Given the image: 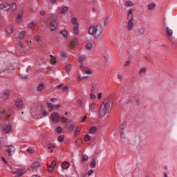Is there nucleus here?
<instances>
[{
  "label": "nucleus",
  "mask_w": 177,
  "mask_h": 177,
  "mask_svg": "<svg viewBox=\"0 0 177 177\" xmlns=\"http://www.w3.org/2000/svg\"><path fill=\"white\" fill-rule=\"evenodd\" d=\"M102 32H103V26L100 24H98L96 26H91L88 30V34L90 35H95L96 39L102 35Z\"/></svg>",
  "instance_id": "obj_1"
},
{
  "label": "nucleus",
  "mask_w": 177,
  "mask_h": 177,
  "mask_svg": "<svg viewBox=\"0 0 177 177\" xmlns=\"http://www.w3.org/2000/svg\"><path fill=\"white\" fill-rule=\"evenodd\" d=\"M109 99L106 98L104 100L103 103L101 104L100 111H99V115L100 117H104L107 113V105L109 104Z\"/></svg>",
  "instance_id": "obj_2"
},
{
  "label": "nucleus",
  "mask_w": 177,
  "mask_h": 177,
  "mask_svg": "<svg viewBox=\"0 0 177 177\" xmlns=\"http://www.w3.org/2000/svg\"><path fill=\"white\" fill-rule=\"evenodd\" d=\"M50 118L51 120L53 121V122H59V120H60V115H59V113L54 112L53 113H51L50 115Z\"/></svg>",
  "instance_id": "obj_3"
},
{
  "label": "nucleus",
  "mask_w": 177,
  "mask_h": 177,
  "mask_svg": "<svg viewBox=\"0 0 177 177\" xmlns=\"http://www.w3.org/2000/svg\"><path fill=\"white\" fill-rule=\"evenodd\" d=\"M50 28L51 31H55L57 29V20L53 19L50 21Z\"/></svg>",
  "instance_id": "obj_4"
},
{
  "label": "nucleus",
  "mask_w": 177,
  "mask_h": 177,
  "mask_svg": "<svg viewBox=\"0 0 177 177\" xmlns=\"http://www.w3.org/2000/svg\"><path fill=\"white\" fill-rule=\"evenodd\" d=\"M6 151H7L8 156H13V154H15V151H16V149L15 148V146L9 145L7 147Z\"/></svg>",
  "instance_id": "obj_5"
},
{
  "label": "nucleus",
  "mask_w": 177,
  "mask_h": 177,
  "mask_svg": "<svg viewBox=\"0 0 177 177\" xmlns=\"http://www.w3.org/2000/svg\"><path fill=\"white\" fill-rule=\"evenodd\" d=\"M165 27L166 37H167L168 38H170V37H172L174 34V30L169 28V27L167 26L166 24H165Z\"/></svg>",
  "instance_id": "obj_6"
},
{
  "label": "nucleus",
  "mask_w": 177,
  "mask_h": 177,
  "mask_svg": "<svg viewBox=\"0 0 177 177\" xmlns=\"http://www.w3.org/2000/svg\"><path fill=\"white\" fill-rule=\"evenodd\" d=\"M0 9L1 10H3L4 12H6L10 9V5L6 3H2L0 4Z\"/></svg>",
  "instance_id": "obj_7"
},
{
  "label": "nucleus",
  "mask_w": 177,
  "mask_h": 177,
  "mask_svg": "<svg viewBox=\"0 0 177 177\" xmlns=\"http://www.w3.org/2000/svg\"><path fill=\"white\" fill-rule=\"evenodd\" d=\"M3 132H6V133H9L10 131H12V127L10 126V123H6L3 127Z\"/></svg>",
  "instance_id": "obj_8"
},
{
  "label": "nucleus",
  "mask_w": 177,
  "mask_h": 177,
  "mask_svg": "<svg viewBox=\"0 0 177 177\" xmlns=\"http://www.w3.org/2000/svg\"><path fill=\"white\" fill-rule=\"evenodd\" d=\"M9 95H10V91H9V90H5L2 93L1 97V99L6 100V99H8L9 97Z\"/></svg>",
  "instance_id": "obj_9"
},
{
  "label": "nucleus",
  "mask_w": 177,
  "mask_h": 177,
  "mask_svg": "<svg viewBox=\"0 0 177 177\" xmlns=\"http://www.w3.org/2000/svg\"><path fill=\"white\" fill-rule=\"evenodd\" d=\"M0 117L1 118H6V120H8V118H9V115L8 114V113H6V111H5V109H1Z\"/></svg>",
  "instance_id": "obj_10"
},
{
  "label": "nucleus",
  "mask_w": 177,
  "mask_h": 177,
  "mask_svg": "<svg viewBox=\"0 0 177 177\" xmlns=\"http://www.w3.org/2000/svg\"><path fill=\"white\" fill-rule=\"evenodd\" d=\"M15 106L18 107V109H21V107H23V100H21V98L16 100Z\"/></svg>",
  "instance_id": "obj_11"
},
{
  "label": "nucleus",
  "mask_w": 177,
  "mask_h": 177,
  "mask_svg": "<svg viewBox=\"0 0 177 177\" xmlns=\"http://www.w3.org/2000/svg\"><path fill=\"white\" fill-rule=\"evenodd\" d=\"M132 20H133V18H131L129 19L127 26V30H129V31H131L133 28V22H132Z\"/></svg>",
  "instance_id": "obj_12"
},
{
  "label": "nucleus",
  "mask_w": 177,
  "mask_h": 177,
  "mask_svg": "<svg viewBox=\"0 0 177 177\" xmlns=\"http://www.w3.org/2000/svg\"><path fill=\"white\" fill-rule=\"evenodd\" d=\"M78 27H80V24H76L73 26V31H74V32H75V34L76 35H78V34H80V30H78Z\"/></svg>",
  "instance_id": "obj_13"
},
{
  "label": "nucleus",
  "mask_w": 177,
  "mask_h": 177,
  "mask_svg": "<svg viewBox=\"0 0 177 177\" xmlns=\"http://www.w3.org/2000/svg\"><path fill=\"white\" fill-rule=\"evenodd\" d=\"M41 167V164L39 162H35L33 164H32L31 167L32 169H37V168H39Z\"/></svg>",
  "instance_id": "obj_14"
},
{
  "label": "nucleus",
  "mask_w": 177,
  "mask_h": 177,
  "mask_svg": "<svg viewBox=\"0 0 177 177\" xmlns=\"http://www.w3.org/2000/svg\"><path fill=\"white\" fill-rule=\"evenodd\" d=\"M70 167V163L68 162H62V167L63 169H68Z\"/></svg>",
  "instance_id": "obj_15"
},
{
  "label": "nucleus",
  "mask_w": 177,
  "mask_h": 177,
  "mask_svg": "<svg viewBox=\"0 0 177 177\" xmlns=\"http://www.w3.org/2000/svg\"><path fill=\"white\" fill-rule=\"evenodd\" d=\"M13 71V67L9 66L8 68H6L5 71H0V74H2V73H12Z\"/></svg>",
  "instance_id": "obj_16"
},
{
  "label": "nucleus",
  "mask_w": 177,
  "mask_h": 177,
  "mask_svg": "<svg viewBox=\"0 0 177 177\" xmlns=\"http://www.w3.org/2000/svg\"><path fill=\"white\" fill-rule=\"evenodd\" d=\"M59 33L61 35H63V37H64V38H67V37L68 35V32H67V30H61L59 32Z\"/></svg>",
  "instance_id": "obj_17"
},
{
  "label": "nucleus",
  "mask_w": 177,
  "mask_h": 177,
  "mask_svg": "<svg viewBox=\"0 0 177 177\" xmlns=\"http://www.w3.org/2000/svg\"><path fill=\"white\" fill-rule=\"evenodd\" d=\"M91 168H96V159L93 158L90 164Z\"/></svg>",
  "instance_id": "obj_18"
},
{
  "label": "nucleus",
  "mask_w": 177,
  "mask_h": 177,
  "mask_svg": "<svg viewBox=\"0 0 177 177\" xmlns=\"http://www.w3.org/2000/svg\"><path fill=\"white\" fill-rule=\"evenodd\" d=\"M47 149L48 150H50L51 149H56V145H55V144L53 143H48L47 145Z\"/></svg>",
  "instance_id": "obj_19"
},
{
  "label": "nucleus",
  "mask_w": 177,
  "mask_h": 177,
  "mask_svg": "<svg viewBox=\"0 0 177 177\" xmlns=\"http://www.w3.org/2000/svg\"><path fill=\"white\" fill-rule=\"evenodd\" d=\"M37 21L35 22H30L28 24V28H34V27H37Z\"/></svg>",
  "instance_id": "obj_20"
},
{
  "label": "nucleus",
  "mask_w": 177,
  "mask_h": 177,
  "mask_svg": "<svg viewBox=\"0 0 177 177\" xmlns=\"http://www.w3.org/2000/svg\"><path fill=\"white\" fill-rule=\"evenodd\" d=\"M156 8V3H152L151 4H149L147 6L148 10H153Z\"/></svg>",
  "instance_id": "obj_21"
},
{
  "label": "nucleus",
  "mask_w": 177,
  "mask_h": 177,
  "mask_svg": "<svg viewBox=\"0 0 177 177\" xmlns=\"http://www.w3.org/2000/svg\"><path fill=\"white\" fill-rule=\"evenodd\" d=\"M23 15V11L21 13H19L17 17V23H20L21 21V16Z\"/></svg>",
  "instance_id": "obj_22"
},
{
  "label": "nucleus",
  "mask_w": 177,
  "mask_h": 177,
  "mask_svg": "<svg viewBox=\"0 0 177 177\" xmlns=\"http://www.w3.org/2000/svg\"><path fill=\"white\" fill-rule=\"evenodd\" d=\"M47 104H48L47 107L48 109V111H52V110H53V109H54V104L50 102H48Z\"/></svg>",
  "instance_id": "obj_23"
},
{
  "label": "nucleus",
  "mask_w": 177,
  "mask_h": 177,
  "mask_svg": "<svg viewBox=\"0 0 177 177\" xmlns=\"http://www.w3.org/2000/svg\"><path fill=\"white\" fill-rule=\"evenodd\" d=\"M127 8H131V6H133V3L131 1H126L124 3Z\"/></svg>",
  "instance_id": "obj_24"
},
{
  "label": "nucleus",
  "mask_w": 177,
  "mask_h": 177,
  "mask_svg": "<svg viewBox=\"0 0 177 177\" xmlns=\"http://www.w3.org/2000/svg\"><path fill=\"white\" fill-rule=\"evenodd\" d=\"M61 13L64 15V13H67L68 12V8L67 7H63L60 9Z\"/></svg>",
  "instance_id": "obj_25"
},
{
  "label": "nucleus",
  "mask_w": 177,
  "mask_h": 177,
  "mask_svg": "<svg viewBox=\"0 0 177 177\" xmlns=\"http://www.w3.org/2000/svg\"><path fill=\"white\" fill-rule=\"evenodd\" d=\"M26 37V31H22L19 35V39H23Z\"/></svg>",
  "instance_id": "obj_26"
},
{
  "label": "nucleus",
  "mask_w": 177,
  "mask_h": 177,
  "mask_svg": "<svg viewBox=\"0 0 177 177\" xmlns=\"http://www.w3.org/2000/svg\"><path fill=\"white\" fill-rule=\"evenodd\" d=\"M6 31L8 34H12L13 32V27L12 26L8 27Z\"/></svg>",
  "instance_id": "obj_27"
},
{
  "label": "nucleus",
  "mask_w": 177,
  "mask_h": 177,
  "mask_svg": "<svg viewBox=\"0 0 177 177\" xmlns=\"http://www.w3.org/2000/svg\"><path fill=\"white\" fill-rule=\"evenodd\" d=\"M86 59V56H85V55H80L79 57V62H80V63H82L83 62H85Z\"/></svg>",
  "instance_id": "obj_28"
},
{
  "label": "nucleus",
  "mask_w": 177,
  "mask_h": 177,
  "mask_svg": "<svg viewBox=\"0 0 177 177\" xmlns=\"http://www.w3.org/2000/svg\"><path fill=\"white\" fill-rule=\"evenodd\" d=\"M124 127H125V122H124L123 124L120 127V132L122 133V135L124 133Z\"/></svg>",
  "instance_id": "obj_29"
},
{
  "label": "nucleus",
  "mask_w": 177,
  "mask_h": 177,
  "mask_svg": "<svg viewBox=\"0 0 177 177\" xmlns=\"http://www.w3.org/2000/svg\"><path fill=\"white\" fill-rule=\"evenodd\" d=\"M86 50H91L92 49V44L91 43H87L85 46Z\"/></svg>",
  "instance_id": "obj_30"
},
{
  "label": "nucleus",
  "mask_w": 177,
  "mask_h": 177,
  "mask_svg": "<svg viewBox=\"0 0 177 177\" xmlns=\"http://www.w3.org/2000/svg\"><path fill=\"white\" fill-rule=\"evenodd\" d=\"M139 33H140V35H145V34L146 33V29L145 28H140L139 30Z\"/></svg>",
  "instance_id": "obj_31"
},
{
  "label": "nucleus",
  "mask_w": 177,
  "mask_h": 177,
  "mask_svg": "<svg viewBox=\"0 0 177 177\" xmlns=\"http://www.w3.org/2000/svg\"><path fill=\"white\" fill-rule=\"evenodd\" d=\"M89 111H95V104L91 103L89 105Z\"/></svg>",
  "instance_id": "obj_32"
},
{
  "label": "nucleus",
  "mask_w": 177,
  "mask_h": 177,
  "mask_svg": "<svg viewBox=\"0 0 177 177\" xmlns=\"http://www.w3.org/2000/svg\"><path fill=\"white\" fill-rule=\"evenodd\" d=\"M96 127H92L91 128H90V133H91L92 135H93V133H95V132H96Z\"/></svg>",
  "instance_id": "obj_33"
},
{
  "label": "nucleus",
  "mask_w": 177,
  "mask_h": 177,
  "mask_svg": "<svg viewBox=\"0 0 177 177\" xmlns=\"http://www.w3.org/2000/svg\"><path fill=\"white\" fill-rule=\"evenodd\" d=\"M44 83H40L39 85H38V87H37V91H42V89H44Z\"/></svg>",
  "instance_id": "obj_34"
},
{
  "label": "nucleus",
  "mask_w": 177,
  "mask_h": 177,
  "mask_svg": "<svg viewBox=\"0 0 177 177\" xmlns=\"http://www.w3.org/2000/svg\"><path fill=\"white\" fill-rule=\"evenodd\" d=\"M72 122H69V130L70 131H74V128L75 126H74V124L71 123Z\"/></svg>",
  "instance_id": "obj_35"
},
{
  "label": "nucleus",
  "mask_w": 177,
  "mask_h": 177,
  "mask_svg": "<svg viewBox=\"0 0 177 177\" xmlns=\"http://www.w3.org/2000/svg\"><path fill=\"white\" fill-rule=\"evenodd\" d=\"M56 131L57 132V133H62V132H63V128H62V127H58L56 129Z\"/></svg>",
  "instance_id": "obj_36"
},
{
  "label": "nucleus",
  "mask_w": 177,
  "mask_h": 177,
  "mask_svg": "<svg viewBox=\"0 0 177 177\" xmlns=\"http://www.w3.org/2000/svg\"><path fill=\"white\" fill-rule=\"evenodd\" d=\"M84 140L85 142H89L91 140V137L89 135L86 134L84 136Z\"/></svg>",
  "instance_id": "obj_37"
},
{
  "label": "nucleus",
  "mask_w": 177,
  "mask_h": 177,
  "mask_svg": "<svg viewBox=\"0 0 177 177\" xmlns=\"http://www.w3.org/2000/svg\"><path fill=\"white\" fill-rule=\"evenodd\" d=\"M70 70H71V65L68 64L65 67V71H66V73H68Z\"/></svg>",
  "instance_id": "obj_38"
},
{
  "label": "nucleus",
  "mask_w": 177,
  "mask_h": 177,
  "mask_svg": "<svg viewBox=\"0 0 177 177\" xmlns=\"http://www.w3.org/2000/svg\"><path fill=\"white\" fill-rule=\"evenodd\" d=\"M68 121V119L64 118V116L61 117V122H62L67 123Z\"/></svg>",
  "instance_id": "obj_39"
},
{
  "label": "nucleus",
  "mask_w": 177,
  "mask_h": 177,
  "mask_svg": "<svg viewBox=\"0 0 177 177\" xmlns=\"http://www.w3.org/2000/svg\"><path fill=\"white\" fill-rule=\"evenodd\" d=\"M88 157L86 155H83L82 157V162H83V161H86V160H88Z\"/></svg>",
  "instance_id": "obj_40"
},
{
  "label": "nucleus",
  "mask_w": 177,
  "mask_h": 177,
  "mask_svg": "<svg viewBox=\"0 0 177 177\" xmlns=\"http://www.w3.org/2000/svg\"><path fill=\"white\" fill-rule=\"evenodd\" d=\"M109 20H110V18H109V17H106L105 19L104 22V26H107V24H109Z\"/></svg>",
  "instance_id": "obj_41"
},
{
  "label": "nucleus",
  "mask_w": 177,
  "mask_h": 177,
  "mask_svg": "<svg viewBox=\"0 0 177 177\" xmlns=\"http://www.w3.org/2000/svg\"><path fill=\"white\" fill-rule=\"evenodd\" d=\"M58 140L59 142H63V140H64V136L61 135L58 137Z\"/></svg>",
  "instance_id": "obj_42"
},
{
  "label": "nucleus",
  "mask_w": 177,
  "mask_h": 177,
  "mask_svg": "<svg viewBox=\"0 0 177 177\" xmlns=\"http://www.w3.org/2000/svg\"><path fill=\"white\" fill-rule=\"evenodd\" d=\"M10 8L13 10H16V9H17V5H16V3H12V6H10Z\"/></svg>",
  "instance_id": "obj_43"
},
{
  "label": "nucleus",
  "mask_w": 177,
  "mask_h": 177,
  "mask_svg": "<svg viewBox=\"0 0 177 177\" xmlns=\"http://www.w3.org/2000/svg\"><path fill=\"white\" fill-rule=\"evenodd\" d=\"M48 167H52L53 168L55 169V167H56V161L53 160Z\"/></svg>",
  "instance_id": "obj_44"
},
{
  "label": "nucleus",
  "mask_w": 177,
  "mask_h": 177,
  "mask_svg": "<svg viewBox=\"0 0 177 177\" xmlns=\"http://www.w3.org/2000/svg\"><path fill=\"white\" fill-rule=\"evenodd\" d=\"M84 73H85V74H92V71H90L89 68H86L84 69Z\"/></svg>",
  "instance_id": "obj_45"
},
{
  "label": "nucleus",
  "mask_w": 177,
  "mask_h": 177,
  "mask_svg": "<svg viewBox=\"0 0 177 177\" xmlns=\"http://www.w3.org/2000/svg\"><path fill=\"white\" fill-rule=\"evenodd\" d=\"M128 17L129 19H133V15H132V10L129 11V12H128Z\"/></svg>",
  "instance_id": "obj_46"
},
{
  "label": "nucleus",
  "mask_w": 177,
  "mask_h": 177,
  "mask_svg": "<svg viewBox=\"0 0 177 177\" xmlns=\"http://www.w3.org/2000/svg\"><path fill=\"white\" fill-rule=\"evenodd\" d=\"M107 107L108 110H111V107H113V102H108Z\"/></svg>",
  "instance_id": "obj_47"
},
{
  "label": "nucleus",
  "mask_w": 177,
  "mask_h": 177,
  "mask_svg": "<svg viewBox=\"0 0 177 177\" xmlns=\"http://www.w3.org/2000/svg\"><path fill=\"white\" fill-rule=\"evenodd\" d=\"M11 169H12L11 171L12 174H17L19 172V169H16L15 168H12Z\"/></svg>",
  "instance_id": "obj_48"
},
{
  "label": "nucleus",
  "mask_w": 177,
  "mask_h": 177,
  "mask_svg": "<svg viewBox=\"0 0 177 177\" xmlns=\"http://www.w3.org/2000/svg\"><path fill=\"white\" fill-rule=\"evenodd\" d=\"M71 21L72 24H78V23H77V18H73Z\"/></svg>",
  "instance_id": "obj_49"
},
{
  "label": "nucleus",
  "mask_w": 177,
  "mask_h": 177,
  "mask_svg": "<svg viewBox=\"0 0 177 177\" xmlns=\"http://www.w3.org/2000/svg\"><path fill=\"white\" fill-rule=\"evenodd\" d=\"M60 55L62 57H66V56H67V54H66L64 51H61Z\"/></svg>",
  "instance_id": "obj_50"
},
{
  "label": "nucleus",
  "mask_w": 177,
  "mask_h": 177,
  "mask_svg": "<svg viewBox=\"0 0 177 177\" xmlns=\"http://www.w3.org/2000/svg\"><path fill=\"white\" fill-rule=\"evenodd\" d=\"M142 73H146V69L145 68H142L140 71H139V73L142 74Z\"/></svg>",
  "instance_id": "obj_51"
},
{
  "label": "nucleus",
  "mask_w": 177,
  "mask_h": 177,
  "mask_svg": "<svg viewBox=\"0 0 177 177\" xmlns=\"http://www.w3.org/2000/svg\"><path fill=\"white\" fill-rule=\"evenodd\" d=\"M42 115H44V117H48V112H46V111H44L42 112Z\"/></svg>",
  "instance_id": "obj_52"
},
{
  "label": "nucleus",
  "mask_w": 177,
  "mask_h": 177,
  "mask_svg": "<svg viewBox=\"0 0 177 177\" xmlns=\"http://www.w3.org/2000/svg\"><path fill=\"white\" fill-rule=\"evenodd\" d=\"M27 151H28V153H30V154H32V153H34V150H32V149H30V148H28V149H27Z\"/></svg>",
  "instance_id": "obj_53"
},
{
  "label": "nucleus",
  "mask_w": 177,
  "mask_h": 177,
  "mask_svg": "<svg viewBox=\"0 0 177 177\" xmlns=\"http://www.w3.org/2000/svg\"><path fill=\"white\" fill-rule=\"evenodd\" d=\"M53 169H55L53 167H48V172H52V171H53Z\"/></svg>",
  "instance_id": "obj_54"
},
{
  "label": "nucleus",
  "mask_w": 177,
  "mask_h": 177,
  "mask_svg": "<svg viewBox=\"0 0 177 177\" xmlns=\"http://www.w3.org/2000/svg\"><path fill=\"white\" fill-rule=\"evenodd\" d=\"M68 86H64V87L62 88V91H63L64 92H66V91H68Z\"/></svg>",
  "instance_id": "obj_55"
},
{
  "label": "nucleus",
  "mask_w": 177,
  "mask_h": 177,
  "mask_svg": "<svg viewBox=\"0 0 177 177\" xmlns=\"http://www.w3.org/2000/svg\"><path fill=\"white\" fill-rule=\"evenodd\" d=\"M93 174V170L90 169L88 172V176H91V175H92Z\"/></svg>",
  "instance_id": "obj_56"
},
{
  "label": "nucleus",
  "mask_w": 177,
  "mask_h": 177,
  "mask_svg": "<svg viewBox=\"0 0 177 177\" xmlns=\"http://www.w3.org/2000/svg\"><path fill=\"white\" fill-rule=\"evenodd\" d=\"M50 63L52 64H55V63H56V59L53 58L52 59H50Z\"/></svg>",
  "instance_id": "obj_57"
},
{
  "label": "nucleus",
  "mask_w": 177,
  "mask_h": 177,
  "mask_svg": "<svg viewBox=\"0 0 177 177\" xmlns=\"http://www.w3.org/2000/svg\"><path fill=\"white\" fill-rule=\"evenodd\" d=\"M80 131H81V128H80L79 127H77V128L75 130V133H77V132H80Z\"/></svg>",
  "instance_id": "obj_58"
},
{
  "label": "nucleus",
  "mask_w": 177,
  "mask_h": 177,
  "mask_svg": "<svg viewBox=\"0 0 177 177\" xmlns=\"http://www.w3.org/2000/svg\"><path fill=\"white\" fill-rule=\"evenodd\" d=\"M63 85H64V84H59L58 86H57V88L62 89V88L63 87Z\"/></svg>",
  "instance_id": "obj_59"
},
{
  "label": "nucleus",
  "mask_w": 177,
  "mask_h": 177,
  "mask_svg": "<svg viewBox=\"0 0 177 177\" xmlns=\"http://www.w3.org/2000/svg\"><path fill=\"white\" fill-rule=\"evenodd\" d=\"M74 45H75V44H74V42H72L69 44L70 48H71V49H73V48H74Z\"/></svg>",
  "instance_id": "obj_60"
},
{
  "label": "nucleus",
  "mask_w": 177,
  "mask_h": 177,
  "mask_svg": "<svg viewBox=\"0 0 177 177\" xmlns=\"http://www.w3.org/2000/svg\"><path fill=\"white\" fill-rule=\"evenodd\" d=\"M60 107H61L60 104H57V105H54V108L53 109H59Z\"/></svg>",
  "instance_id": "obj_61"
},
{
  "label": "nucleus",
  "mask_w": 177,
  "mask_h": 177,
  "mask_svg": "<svg viewBox=\"0 0 177 177\" xmlns=\"http://www.w3.org/2000/svg\"><path fill=\"white\" fill-rule=\"evenodd\" d=\"M136 105H137V106H140V102L139 101L138 99H137V100H136Z\"/></svg>",
  "instance_id": "obj_62"
},
{
  "label": "nucleus",
  "mask_w": 177,
  "mask_h": 177,
  "mask_svg": "<svg viewBox=\"0 0 177 177\" xmlns=\"http://www.w3.org/2000/svg\"><path fill=\"white\" fill-rule=\"evenodd\" d=\"M86 120V115H84L82 120H81V122H85Z\"/></svg>",
  "instance_id": "obj_63"
},
{
  "label": "nucleus",
  "mask_w": 177,
  "mask_h": 177,
  "mask_svg": "<svg viewBox=\"0 0 177 177\" xmlns=\"http://www.w3.org/2000/svg\"><path fill=\"white\" fill-rule=\"evenodd\" d=\"M21 80H27V75H25V76H23V75H21Z\"/></svg>",
  "instance_id": "obj_64"
}]
</instances>
